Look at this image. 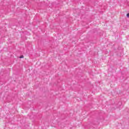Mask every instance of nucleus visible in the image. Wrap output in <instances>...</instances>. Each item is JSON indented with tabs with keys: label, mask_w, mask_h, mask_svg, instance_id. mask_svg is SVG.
<instances>
[{
	"label": "nucleus",
	"mask_w": 129,
	"mask_h": 129,
	"mask_svg": "<svg viewBox=\"0 0 129 129\" xmlns=\"http://www.w3.org/2000/svg\"><path fill=\"white\" fill-rule=\"evenodd\" d=\"M20 58L21 59L22 58H24V55L20 56Z\"/></svg>",
	"instance_id": "f257e3e1"
},
{
	"label": "nucleus",
	"mask_w": 129,
	"mask_h": 129,
	"mask_svg": "<svg viewBox=\"0 0 129 129\" xmlns=\"http://www.w3.org/2000/svg\"><path fill=\"white\" fill-rule=\"evenodd\" d=\"M126 17H127V18H129V13L127 14Z\"/></svg>",
	"instance_id": "f03ea898"
}]
</instances>
